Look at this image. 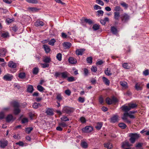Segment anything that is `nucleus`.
I'll return each mask as SVG.
<instances>
[{"instance_id": "f257e3e1", "label": "nucleus", "mask_w": 149, "mask_h": 149, "mask_svg": "<svg viewBox=\"0 0 149 149\" xmlns=\"http://www.w3.org/2000/svg\"><path fill=\"white\" fill-rule=\"evenodd\" d=\"M10 104L14 108V114L15 115L18 114L21 111L20 109L19 108V103L15 101H12L10 102Z\"/></svg>"}, {"instance_id": "f03ea898", "label": "nucleus", "mask_w": 149, "mask_h": 149, "mask_svg": "<svg viewBox=\"0 0 149 149\" xmlns=\"http://www.w3.org/2000/svg\"><path fill=\"white\" fill-rule=\"evenodd\" d=\"M74 111V109L72 108H70L68 107H64L62 110V112L64 113H70Z\"/></svg>"}, {"instance_id": "7ed1b4c3", "label": "nucleus", "mask_w": 149, "mask_h": 149, "mask_svg": "<svg viewBox=\"0 0 149 149\" xmlns=\"http://www.w3.org/2000/svg\"><path fill=\"white\" fill-rule=\"evenodd\" d=\"M106 103L109 104H111L113 103H115L117 102V99L115 97H113L112 99H110L109 97L106 98Z\"/></svg>"}, {"instance_id": "20e7f679", "label": "nucleus", "mask_w": 149, "mask_h": 149, "mask_svg": "<svg viewBox=\"0 0 149 149\" xmlns=\"http://www.w3.org/2000/svg\"><path fill=\"white\" fill-rule=\"evenodd\" d=\"M93 127L90 126H87L82 129V131L84 132H89L93 130Z\"/></svg>"}, {"instance_id": "39448f33", "label": "nucleus", "mask_w": 149, "mask_h": 149, "mask_svg": "<svg viewBox=\"0 0 149 149\" xmlns=\"http://www.w3.org/2000/svg\"><path fill=\"white\" fill-rule=\"evenodd\" d=\"M134 87L135 89L137 91H141L142 89V84L140 82L136 83Z\"/></svg>"}, {"instance_id": "423d86ee", "label": "nucleus", "mask_w": 149, "mask_h": 149, "mask_svg": "<svg viewBox=\"0 0 149 149\" xmlns=\"http://www.w3.org/2000/svg\"><path fill=\"white\" fill-rule=\"evenodd\" d=\"M118 116L117 115H114L110 118V122L112 123H115L118 120Z\"/></svg>"}, {"instance_id": "0eeeda50", "label": "nucleus", "mask_w": 149, "mask_h": 149, "mask_svg": "<svg viewBox=\"0 0 149 149\" xmlns=\"http://www.w3.org/2000/svg\"><path fill=\"white\" fill-rule=\"evenodd\" d=\"M8 144V141L6 140H2L0 141V147L4 148Z\"/></svg>"}, {"instance_id": "6e6552de", "label": "nucleus", "mask_w": 149, "mask_h": 149, "mask_svg": "<svg viewBox=\"0 0 149 149\" xmlns=\"http://www.w3.org/2000/svg\"><path fill=\"white\" fill-rule=\"evenodd\" d=\"M7 50L4 48L0 49V56L3 57L6 55Z\"/></svg>"}, {"instance_id": "1a4fd4ad", "label": "nucleus", "mask_w": 149, "mask_h": 149, "mask_svg": "<svg viewBox=\"0 0 149 149\" xmlns=\"http://www.w3.org/2000/svg\"><path fill=\"white\" fill-rule=\"evenodd\" d=\"M3 78L5 80L10 81L13 78V76L9 74H7L4 76Z\"/></svg>"}, {"instance_id": "9d476101", "label": "nucleus", "mask_w": 149, "mask_h": 149, "mask_svg": "<svg viewBox=\"0 0 149 149\" xmlns=\"http://www.w3.org/2000/svg\"><path fill=\"white\" fill-rule=\"evenodd\" d=\"M122 18V21L124 22H126L129 19V16L126 14H123Z\"/></svg>"}, {"instance_id": "9b49d317", "label": "nucleus", "mask_w": 149, "mask_h": 149, "mask_svg": "<svg viewBox=\"0 0 149 149\" xmlns=\"http://www.w3.org/2000/svg\"><path fill=\"white\" fill-rule=\"evenodd\" d=\"M8 65L9 67L12 68H15L17 66L16 64L12 61L9 62Z\"/></svg>"}, {"instance_id": "f8f14e48", "label": "nucleus", "mask_w": 149, "mask_h": 149, "mask_svg": "<svg viewBox=\"0 0 149 149\" xmlns=\"http://www.w3.org/2000/svg\"><path fill=\"white\" fill-rule=\"evenodd\" d=\"M68 60L69 63L72 64H76L77 62L76 59L72 57L69 58Z\"/></svg>"}, {"instance_id": "ddd939ff", "label": "nucleus", "mask_w": 149, "mask_h": 149, "mask_svg": "<svg viewBox=\"0 0 149 149\" xmlns=\"http://www.w3.org/2000/svg\"><path fill=\"white\" fill-rule=\"evenodd\" d=\"M44 23L39 20H38L34 23V25L36 26H43L44 25Z\"/></svg>"}, {"instance_id": "4468645a", "label": "nucleus", "mask_w": 149, "mask_h": 149, "mask_svg": "<svg viewBox=\"0 0 149 149\" xmlns=\"http://www.w3.org/2000/svg\"><path fill=\"white\" fill-rule=\"evenodd\" d=\"M14 119H15L13 118V116L11 114L8 115L6 118V120L8 122L13 121Z\"/></svg>"}, {"instance_id": "2eb2a0df", "label": "nucleus", "mask_w": 149, "mask_h": 149, "mask_svg": "<svg viewBox=\"0 0 149 149\" xmlns=\"http://www.w3.org/2000/svg\"><path fill=\"white\" fill-rule=\"evenodd\" d=\"M85 50V49H77L76 51V54L78 55H82Z\"/></svg>"}, {"instance_id": "dca6fc26", "label": "nucleus", "mask_w": 149, "mask_h": 149, "mask_svg": "<svg viewBox=\"0 0 149 149\" xmlns=\"http://www.w3.org/2000/svg\"><path fill=\"white\" fill-rule=\"evenodd\" d=\"M63 46L65 49L69 48L71 46V44L69 42H65L63 44Z\"/></svg>"}, {"instance_id": "f3484780", "label": "nucleus", "mask_w": 149, "mask_h": 149, "mask_svg": "<svg viewBox=\"0 0 149 149\" xmlns=\"http://www.w3.org/2000/svg\"><path fill=\"white\" fill-rule=\"evenodd\" d=\"M45 112L47 115L49 116H52L54 114L52 109L50 108H47Z\"/></svg>"}, {"instance_id": "a211bd4d", "label": "nucleus", "mask_w": 149, "mask_h": 149, "mask_svg": "<svg viewBox=\"0 0 149 149\" xmlns=\"http://www.w3.org/2000/svg\"><path fill=\"white\" fill-rule=\"evenodd\" d=\"M122 108L123 110L125 112H127L130 110V107L128 105L127 106H123L122 107Z\"/></svg>"}, {"instance_id": "6ab92c4d", "label": "nucleus", "mask_w": 149, "mask_h": 149, "mask_svg": "<svg viewBox=\"0 0 149 149\" xmlns=\"http://www.w3.org/2000/svg\"><path fill=\"white\" fill-rule=\"evenodd\" d=\"M130 136L136 140L139 137V134H138L136 133H132L130 134Z\"/></svg>"}, {"instance_id": "aec40b11", "label": "nucleus", "mask_w": 149, "mask_h": 149, "mask_svg": "<svg viewBox=\"0 0 149 149\" xmlns=\"http://www.w3.org/2000/svg\"><path fill=\"white\" fill-rule=\"evenodd\" d=\"M33 90V88L32 86L29 85L28 86L27 91L28 92L30 93H32Z\"/></svg>"}, {"instance_id": "412c9836", "label": "nucleus", "mask_w": 149, "mask_h": 149, "mask_svg": "<svg viewBox=\"0 0 149 149\" xmlns=\"http://www.w3.org/2000/svg\"><path fill=\"white\" fill-rule=\"evenodd\" d=\"M69 74L67 72H61L62 77L64 78H67L69 75Z\"/></svg>"}, {"instance_id": "4be33fe9", "label": "nucleus", "mask_w": 149, "mask_h": 149, "mask_svg": "<svg viewBox=\"0 0 149 149\" xmlns=\"http://www.w3.org/2000/svg\"><path fill=\"white\" fill-rule=\"evenodd\" d=\"M120 84L124 88H126L127 87V83L125 81L120 82Z\"/></svg>"}, {"instance_id": "5701e85b", "label": "nucleus", "mask_w": 149, "mask_h": 149, "mask_svg": "<svg viewBox=\"0 0 149 149\" xmlns=\"http://www.w3.org/2000/svg\"><path fill=\"white\" fill-rule=\"evenodd\" d=\"M43 48L46 53H48L49 52L50 49L48 46L44 45H43Z\"/></svg>"}, {"instance_id": "b1692460", "label": "nucleus", "mask_w": 149, "mask_h": 149, "mask_svg": "<svg viewBox=\"0 0 149 149\" xmlns=\"http://www.w3.org/2000/svg\"><path fill=\"white\" fill-rule=\"evenodd\" d=\"M56 98L59 101H61L62 100V97L61 96V94L58 93H56Z\"/></svg>"}, {"instance_id": "393cba45", "label": "nucleus", "mask_w": 149, "mask_h": 149, "mask_svg": "<svg viewBox=\"0 0 149 149\" xmlns=\"http://www.w3.org/2000/svg\"><path fill=\"white\" fill-rule=\"evenodd\" d=\"M41 104L40 103H38L36 102H35L33 105V107L34 109H37L39 107H41Z\"/></svg>"}, {"instance_id": "a878e982", "label": "nucleus", "mask_w": 149, "mask_h": 149, "mask_svg": "<svg viewBox=\"0 0 149 149\" xmlns=\"http://www.w3.org/2000/svg\"><path fill=\"white\" fill-rule=\"evenodd\" d=\"M43 61L45 63H49L51 61V59L49 57L47 56L43 59Z\"/></svg>"}, {"instance_id": "bb28decb", "label": "nucleus", "mask_w": 149, "mask_h": 149, "mask_svg": "<svg viewBox=\"0 0 149 149\" xmlns=\"http://www.w3.org/2000/svg\"><path fill=\"white\" fill-rule=\"evenodd\" d=\"M103 125L102 123H98L97 124L95 127L98 130H100L101 128Z\"/></svg>"}, {"instance_id": "cd10ccee", "label": "nucleus", "mask_w": 149, "mask_h": 149, "mask_svg": "<svg viewBox=\"0 0 149 149\" xmlns=\"http://www.w3.org/2000/svg\"><path fill=\"white\" fill-rule=\"evenodd\" d=\"M104 147L107 148L108 149H109L112 148V144L110 143H107L104 144Z\"/></svg>"}, {"instance_id": "c85d7f7f", "label": "nucleus", "mask_w": 149, "mask_h": 149, "mask_svg": "<svg viewBox=\"0 0 149 149\" xmlns=\"http://www.w3.org/2000/svg\"><path fill=\"white\" fill-rule=\"evenodd\" d=\"M28 3L33 4H36L38 3V0H26Z\"/></svg>"}, {"instance_id": "c756f323", "label": "nucleus", "mask_w": 149, "mask_h": 149, "mask_svg": "<svg viewBox=\"0 0 149 149\" xmlns=\"http://www.w3.org/2000/svg\"><path fill=\"white\" fill-rule=\"evenodd\" d=\"M102 79L105 84L106 85H109L110 83L109 80L105 77H103Z\"/></svg>"}, {"instance_id": "7c9ffc66", "label": "nucleus", "mask_w": 149, "mask_h": 149, "mask_svg": "<svg viewBox=\"0 0 149 149\" xmlns=\"http://www.w3.org/2000/svg\"><path fill=\"white\" fill-rule=\"evenodd\" d=\"M130 109H133L137 107V105L135 104L130 103L128 104Z\"/></svg>"}, {"instance_id": "2f4dec72", "label": "nucleus", "mask_w": 149, "mask_h": 149, "mask_svg": "<svg viewBox=\"0 0 149 149\" xmlns=\"http://www.w3.org/2000/svg\"><path fill=\"white\" fill-rule=\"evenodd\" d=\"M81 146L84 148H87L88 147V144L85 141H82L81 142Z\"/></svg>"}, {"instance_id": "473e14b6", "label": "nucleus", "mask_w": 149, "mask_h": 149, "mask_svg": "<svg viewBox=\"0 0 149 149\" xmlns=\"http://www.w3.org/2000/svg\"><path fill=\"white\" fill-rule=\"evenodd\" d=\"M105 73L106 75L108 76H110L112 74V73L111 72L110 70L108 68H107L105 71Z\"/></svg>"}, {"instance_id": "72a5a7b5", "label": "nucleus", "mask_w": 149, "mask_h": 149, "mask_svg": "<svg viewBox=\"0 0 149 149\" xmlns=\"http://www.w3.org/2000/svg\"><path fill=\"white\" fill-rule=\"evenodd\" d=\"M120 17V13L118 11L114 13V18L116 19H118Z\"/></svg>"}, {"instance_id": "f704fd0d", "label": "nucleus", "mask_w": 149, "mask_h": 149, "mask_svg": "<svg viewBox=\"0 0 149 149\" xmlns=\"http://www.w3.org/2000/svg\"><path fill=\"white\" fill-rule=\"evenodd\" d=\"M100 26L98 24H95L93 25V28L95 31L99 29Z\"/></svg>"}, {"instance_id": "c9c22d12", "label": "nucleus", "mask_w": 149, "mask_h": 149, "mask_svg": "<svg viewBox=\"0 0 149 149\" xmlns=\"http://www.w3.org/2000/svg\"><path fill=\"white\" fill-rule=\"evenodd\" d=\"M119 126L122 129H124L126 127V125L123 123H120L118 124Z\"/></svg>"}, {"instance_id": "e433bc0d", "label": "nucleus", "mask_w": 149, "mask_h": 149, "mask_svg": "<svg viewBox=\"0 0 149 149\" xmlns=\"http://www.w3.org/2000/svg\"><path fill=\"white\" fill-rule=\"evenodd\" d=\"M123 67L124 68L126 69H129L130 68V66L128 65V63H124L123 64Z\"/></svg>"}, {"instance_id": "4c0bfd02", "label": "nucleus", "mask_w": 149, "mask_h": 149, "mask_svg": "<svg viewBox=\"0 0 149 149\" xmlns=\"http://www.w3.org/2000/svg\"><path fill=\"white\" fill-rule=\"evenodd\" d=\"M59 125L62 128L66 127L67 126V125L66 123L64 122H62L59 123H58Z\"/></svg>"}, {"instance_id": "58836bf2", "label": "nucleus", "mask_w": 149, "mask_h": 149, "mask_svg": "<svg viewBox=\"0 0 149 149\" xmlns=\"http://www.w3.org/2000/svg\"><path fill=\"white\" fill-rule=\"evenodd\" d=\"M38 90L40 92L43 91L45 89L44 88L42 87V86L40 85H38L37 86Z\"/></svg>"}, {"instance_id": "ea45409f", "label": "nucleus", "mask_w": 149, "mask_h": 149, "mask_svg": "<svg viewBox=\"0 0 149 149\" xmlns=\"http://www.w3.org/2000/svg\"><path fill=\"white\" fill-rule=\"evenodd\" d=\"M111 31L112 33L114 34L116 33L117 32V30L116 28L114 27H111Z\"/></svg>"}, {"instance_id": "a19ab883", "label": "nucleus", "mask_w": 149, "mask_h": 149, "mask_svg": "<svg viewBox=\"0 0 149 149\" xmlns=\"http://www.w3.org/2000/svg\"><path fill=\"white\" fill-rule=\"evenodd\" d=\"M40 65L43 68H47L49 66V64L47 63H40Z\"/></svg>"}, {"instance_id": "79ce46f5", "label": "nucleus", "mask_w": 149, "mask_h": 149, "mask_svg": "<svg viewBox=\"0 0 149 149\" xmlns=\"http://www.w3.org/2000/svg\"><path fill=\"white\" fill-rule=\"evenodd\" d=\"M56 40L54 39H52L49 42L48 44L51 45H53Z\"/></svg>"}, {"instance_id": "37998d69", "label": "nucleus", "mask_w": 149, "mask_h": 149, "mask_svg": "<svg viewBox=\"0 0 149 149\" xmlns=\"http://www.w3.org/2000/svg\"><path fill=\"white\" fill-rule=\"evenodd\" d=\"M61 119L62 121H66L69 120V119L68 118L65 116H64L61 118Z\"/></svg>"}, {"instance_id": "c03bdc74", "label": "nucleus", "mask_w": 149, "mask_h": 149, "mask_svg": "<svg viewBox=\"0 0 149 149\" xmlns=\"http://www.w3.org/2000/svg\"><path fill=\"white\" fill-rule=\"evenodd\" d=\"M86 61L88 63L91 64L92 62V58L90 57L87 58Z\"/></svg>"}, {"instance_id": "a18cd8bd", "label": "nucleus", "mask_w": 149, "mask_h": 149, "mask_svg": "<svg viewBox=\"0 0 149 149\" xmlns=\"http://www.w3.org/2000/svg\"><path fill=\"white\" fill-rule=\"evenodd\" d=\"M75 80V79L74 77H69L68 79V80L69 82L74 81Z\"/></svg>"}, {"instance_id": "49530a36", "label": "nucleus", "mask_w": 149, "mask_h": 149, "mask_svg": "<svg viewBox=\"0 0 149 149\" xmlns=\"http://www.w3.org/2000/svg\"><path fill=\"white\" fill-rule=\"evenodd\" d=\"M56 58L59 61H61V60L62 55L60 53L58 54L56 56Z\"/></svg>"}, {"instance_id": "de8ad7c7", "label": "nucleus", "mask_w": 149, "mask_h": 149, "mask_svg": "<svg viewBox=\"0 0 149 149\" xmlns=\"http://www.w3.org/2000/svg\"><path fill=\"white\" fill-rule=\"evenodd\" d=\"M38 72V68H34L33 70V73L34 74H37Z\"/></svg>"}, {"instance_id": "09e8293b", "label": "nucleus", "mask_w": 149, "mask_h": 149, "mask_svg": "<svg viewBox=\"0 0 149 149\" xmlns=\"http://www.w3.org/2000/svg\"><path fill=\"white\" fill-rule=\"evenodd\" d=\"M84 21L87 22L89 24H91L93 23L92 21V20L90 19H85L84 20Z\"/></svg>"}, {"instance_id": "8fccbe9b", "label": "nucleus", "mask_w": 149, "mask_h": 149, "mask_svg": "<svg viewBox=\"0 0 149 149\" xmlns=\"http://www.w3.org/2000/svg\"><path fill=\"white\" fill-rule=\"evenodd\" d=\"M121 5L123 7H124L125 8H127L128 7V5L127 4L123 2L120 3Z\"/></svg>"}, {"instance_id": "3c124183", "label": "nucleus", "mask_w": 149, "mask_h": 149, "mask_svg": "<svg viewBox=\"0 0 149 149\" xmlns=\"http://www.w3.org/2000/svg\"><path fill=\"white\" fill-rule=\"evenodd\" d=\"M32 130L33 128L32 127L27 128L26 129V131L28 134H29Z\"/></svg>"}, {"instance_id": "603ef678", "label": "nucleus", "mask_w": 149, "mask_h": 149, "mask_svg": "<svg viewBox=\"0 0 149 149\" xmlns=\"http://www.w3.org/2000/svg\"><path fill=\"white\" fill-rule=\"evenodd\" d=\"M14 20V19L13 18L12 19L8 18L6 19L7 22L8 23H11L12 22H13Z\"/></svg>"}, {"instance_id": "864d4df0", "label": "nucleus", "mask_w": 149, "mask_h": 149, "mask_svg": "<svg viewBox=\"0 0 149 149\" xmlns=\"http://www.w3.org/2000/svg\"><path fill=\"white\" fill-rule=\"evenodd\" d=\"M143 73L145 76H147L149 74V71L148 70H146L143 72Z\"/></svg>"}, {"instance_id": "5fc2aeb1", "label": "nucleus", "mask_w": 149, "mask_h": 149, "mask_svg": "<svg viewBox=\"0 0 149 149\" xmlns=\"http://www.w3.org/2000/svg\"><path fill=\"white\" fill-rule=\"evenodd\" d=\"M9 34L8 32H5L2 33V36L3 38H6L8 36Z\"/></svg>"}, {"instance_id": "6e6d98bb", "label": "nucleus", "mask_w": 149, "mask_h": 149, "mask_svg": "<svg viewBox=\"0 0 149 149\" xmlns=\"http://www.w3.org/2000/svg\"><path fill=\"white\" fill-rule=\"evenodd\" d=\"M13 138L16 139H17L18 140L19 139H20V136H19V134H17V135L15 134L13 136Z\"/></svg>"}, {"instance_id": "4d7b16f0", "label": "nucleus", "mask_w": 149, "mask_h": 149, "mask_svg": "<svg viewBox=\"0 0 149 149\" xmlns=\"http://www.w3.org/2000/svg\"><path fill=\"white\" fill-rule=\"evenodd\" d=\"M97 15H98L102 16L103 15L104 12L102 10H99L97 11Z\"/></svg>"}, {"instance_id": "13d9d810", "label": "nucleus", "mask_w": 149, "mask_h": 149, "mask_svg": "<svg viewBox=\"0 0 149 149\" xmlns=\"http://www.w3.org/2000/svg\"><path fill=\"white\" fill-rule=\"evenodd\" d=\"M25 74L24 73H20L19 75V78L22 79L25 77Z\"/></svg>"}, {"instance_id": "bf43d9fd", "label": "nucleus", "mask_w": 149, "mask_h": 149, "mask_svg": "<svg viewBox=\"0 0 149 149\" xmlns=\"http://www.w3.org/2000/svg\"><path fill=\"white\" fill-rule=\"evenodd\" d=\"M22 123H25L28 122V120L27 118H23L22 120Z\"/></svg>"}, {"instance_id": "052dcab7", "label": "nucleus", "mask_w": 149, "mask_h": 149, "mask_svg": "<svg viewBox=\"0 0 149 149\" xmlns=\"http://www.w3.org/2000/svg\"><path fill=\"white\" fill-rule=\"evenodd\" d=\"M94 9H100L101 8L99 6L95 4L94 6Z\"/></svg>"}, {"instance_id": "680f3d73", "label": "nucleus", "mask_w": 149, "mask_h": 149, "mask_svg": "<svg viewBox=\"0 0 149 149\" xmlns=\"http://www.w3.org/2000/svg\"><path fill=\"white\" fill-rule=\"evenodd\" d=\"M97 70V68L96 67L93 66L91 68V70L93 72H95Z\"/></svg>"}, {"instance_id": "e2e57ef3", "label": "nucleus", "mask_w": 149, "mask_h": 149, "mask_svg": "<svg viewBox=\"0 0 149 149\" xmlns=\"http://www.w3.org/2000/svg\"><path fill=\"white\" fill-rule=\"evenodd\" d=\"M96 2L98 4L102 6H103L104 5L103 2L100 0H96Z\"/></svg>"}, {"instance_id": "0e129e2a", "label": "nucleus", "mask_w": 149, "mask_h": 149, "mask_svg": "<svg viewBox=\"0 0 149 149\" xmlns=\"http://www.w3.org/2000/svg\"><path fill=\"white\" fill-rule=\"evenodd\" d=\"M4 117V113L2 112H0V119H1L3 118Z\"/></svg>"}, {"instance_id": "69168bd1", "label": "nucleus", "mask_w": 149, "mask_h": 149, "mask_svg": "<svg viewBox=\"0 0 149 149\" xmlns=\"http://www.w3.org/2000/svg\"><path fill=\"white\" fill-rule=\"evenodd\" d=\"M65 93L68 95H70L71 94V91L69 90H67L65 91Z\"/></svg>"}, {"instance_id": "338daca9", "label": "nucleus", "mask_w": 149, "mask_h": 149, "mask_svg": "<svg viewBox=\"0 0 149 149\" xmlns=\"http://www.w3.org/2000/svg\"><path fill=\"white\" fill-rule=\"evenodd\" d=\"M80 120L82 123H84L86 122V120L85 118L84 117H81L80 118Z\"/></svg>"}, {"instance_id": "774afa93", "label": "nucleus", "mask_w": 149, "mask_h": 149, "mask_svg": "<svg viewBox=\"0 0 149 149\" xmlns=\"http://www.w3.org/2000/svg\"><path fill=\"white\" fill-rule=\"evenodd\" d=\"M79 101V102L83 103L84 101V98L79 97L78 99Z\"/></svg>"}]
</instances>
